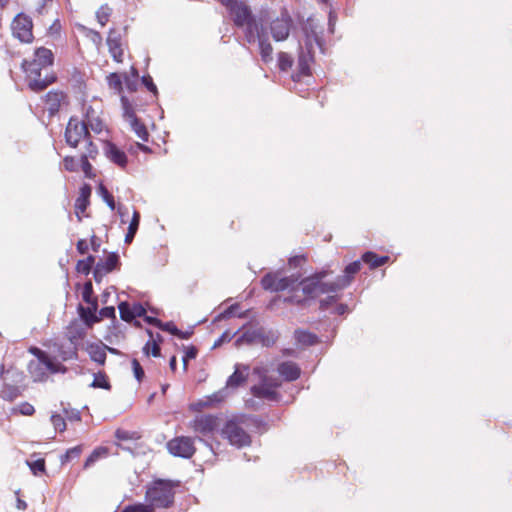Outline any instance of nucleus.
Listing matches in <instances>:
<instances>
[{"instance_id":"1","label":"nucleus","mask_w":512,"mask_h":512,"mask_svg":"<svg viewBox=\"0 0 512 512\" xmlns=\"http://www.w3.org/2000/svg\"><path fill=\"white\" fill-rule=\"evenodd\" d=\"M297 20L301 25V31L304 36V45H299L298 55V72L293 75V80H300L301 77L310 76V64L314 61V46H318L323 50L324 41L318 31V23L312 16L304 19L303 16L297 14Z\"/></svg>"},{"instance_id":"2","label":"nucleus","mask_w":512,"mask_h":512,"mask_svg":"<svg viewBox=\"0 0 512 512\" xmlns=\"http://www.w3.org/2000/svg\"><path fill=\"white\" fill-rule=\"evenodd\" d=\"M179 482L172 480L157 479L147 488L145 493L146 502L143 506H149L151 512L157 508L167 509L173 506L175 499V487Z\"/></svg>"},{"instance_id":"3","label":"nucleus","mask_w":512,"mask_h":512,"mask_svg":"<svg viewBox=\"0 0 512 512\" xmlns=\"http://www.w3.org/2000/svg\"><path fill=\"white\" fill-rule=\"evenodd\" d=\"M54 63V53L46 47H38L34 51V59H24L21 63L22 70L28 78L32 76H41V70L52 66Z\"/></svg>"},{"instance_id":"4","label":"nucleus","mask_w":512,"mask_h":512,"mask_svg":"<svg viewBox=\"0 0 512 512\" xmlns=\"http://www.w3.org/2000/svg\"><path fill=\"white\" fill-rule=\"evenodd\" d=\"M90 131L85 120H80L76 116H71L64 133L65 142L72 148H76L80 141L90 138Z\"/></svg>"},{"instance_id":"5","label":"nucleus","mask_w":512,"mask_h":512,"mask_svg":"<svg viewBox=\"0 0 512 512\" xmlns=\"http://www.w3.org/2000/svg\"><path fill=\"white\" fill-rule=\"evenodd\" d=\"M222 435L237 448L250 446L252 442L251 436L234 419L226 421L222 428Z\"/></svg>"},{"instance_id":"6","label":"nucleus","mask_w":512,"mask_h":512,"mask_svg":"<svg viewBox=\"0 0 512 512\" xmlns=\"http://www.w3.org/2000/svg\"><path fill=\"white\" fill-rule=\"evenodd\" d=\"M13 36L22 43H31L34 40L33 22L30 16L23 12L18 13L11 24Z\"/></svg>"},{"instance_id":"7","label":"nucleus","mask_w":512,"mask_h":512,"mask_svg":"<svg viewBox=\"0 0 512 512\" xmlns=\"http://www.w3.org/2000/svg\"><path fill=\"white\" fill-rule=\"evenodd\" d=\"M166 446L170 454L183 459H190L196 452L194 439L188 436L175 437Z\"/></svg>"},{"instance_id":"8","label":"nucleus","mask_w":512,"mask_h":512,"mask_svg":"<svg viewBox=\"0 0 512 512\" xmlns=\"http://www.w3.org/2000/svg\"><path fill=\"white\" fill-rule=\"evenodd\" d=\"M278 387L279 383L267 376H263L259 384L253 385L250 388V392L255 398L278 402L281 398L280 394L276 391Z\"/></svg>"},{"instance_id":"9","label":"nucleus","mask_w":512,"mask_h":512,"mask_svg":"<svg viewBox=\"0 0 512 512\" xmlns=\"http://www.w3.org/2000/svg\"><path fill=\"white\" fill-rule=\"evenodd\" d=\"M294 21L289 12L284 9L280 16L274 19L270 24V31L275 41H284L288 38L292 30Z\"/></svg>"},{"instance_id":"10","label":"nucleus","mask_w":512,"mask_h":512,"mask_svg":"<svg viewBox=\"0 0 512 512\" xmlns=\"http://www.w3.org/2000/svg\"><path fill=\"white\" fill-rule=\"evenodd\" d=\"M12 373L13 382L19 383L23 380V374L17 371H5L2 367L0 371V378L4 381L7 380V375ZM22 394L21 389L17 385H12L7 382L3 383L2 389L0 391V398L7 402H13L15 399L20 397Z\"/></svg>"},{"instance_id":"11","label":"nucleus","mask_w":512,"mask_h":512,"mask_svg":"<svg viewBox=\"0 0 512 512\" xmlns=\"http://www.w3.org/2000/svg\"><path fill=\"white\" fill-rule=\"evenodd\" d=\"M120 318L130 323L136 318H141L145 314V307L140 302H135L131 305L128 301H121L118 304Z\"/></svg>"},{"instance_id":"12","label":"nucleus","mask_w":512,"mask_h":512,"mask_svg":"<svg viewBox=\"0 0 512 512\" xmlns=\"http://www.w3.org/2000/svg\"><path fill=\"white\" fill-rule=\"evenodd\" d=\"M105 156L118 167L125 169L128 164V157L126 153L120 149L115 143L111 141L105 142L104 147Z\"/></svg>"},{"instance_id":"13","label":"nucleus","mask_w":512,"mask_h":512,"mask_svg":"<svg viewBox=\"0 0 512 512\" xmlns=\"http://www.w3.org/2000/svg\"><path fill=\"white\" fill-rule=\"evenodd\" d=\"M218 426V417L212 414L197 416L194 419V430L203 435L214 432Z\"/></svg>"},{"instance_id":"14","label":"nucleus","mask_w":512,"mask_h":512,"mask_svg":"<svg viewBox=\"0 0 512 512\" xmlns=\"http://www.w3.org/2000/svg\"><path fill=\"white\" fill-rule=\"evenodd\" d=\"M89 306L85 307L82 304H78L77 313L79 315L80 320L83 324L91 328L95 323H98L97 319V310H98V302H94L88 304Z\"/></svg>"},{"instance_id":"15","label":"nucleus","mask_w":512,"mask_h":512,"mask_svg":"<svg viewBox=\"0 0 512 512\" xmlns=\"http://www.w3.org/2000/svg\"><path fill=\"white\" fill-rule=\"evenodd\" d=\"M277 371L279 375L287 382L297 380L301 375L299 365L293 361H283L278 364Z\"/></svg>"},{"instance_id":"16","label":"nucleus","mask_w":512,"mask_h":512,"mask_svg":"<svg viewBox=\"0 0 512 512\" xmlns=\"http://www.w3.org/2000/svg\"><path fill=\"white\" fill-rule=\"evenodd\" d=\"M249 366L244 364H236L234 372L226 381L227 388H238L242 386L248 378Z\"/></svg>"},{"instance_id":"17","label":"nucleus","mask_w":512,"mask_h":512,"mask_svg":"<svg viewBox=\"0 0 512 512\" xmlns=\"http://www.w3.org/2000/svg\"><path fill=\"white\" fill-rule=\"evenodd\" d=\"M67 95L60 90H51L45 95V102L48 105V114L54 117L60 110L62 102L66 99Z\"/></svg>"},{"instance_id":"18","label":"nucleus","mask_w":512,"mask_h":512,"mask_svg":"<svg viewBox=\"0 0 512 512\" xmlns=\"http://www.w3.org/2000/svg\"><path fill=\"white\" fill-rule=\"evenodd\" d=\"M361 262L362 260H355L348 265L345 266L343 270V274L337 276L338 281L340 282L343 289L349 287L351 283L353 282L356 274L361 269Z\"/></svg>"},{"instance_id":"19","label":"nucleus","mask_w":512,"mask_h":512,"mask_svg":"<svg viewBox=\"0 0 512 512\" xmlns=\"http://www.w3.org/2000/svg\"><path fill=\"white\" fill-rule=\"evenodd\" d=\"M92 193V187L88 183H83L80 187L79 196L75 201V209L78 216V219L81 220L78 212H85L90 204V197Z\"/></svg>"},{"instance_id":"20","label":"nucleus","mask_w":512,"mask_h":512,"mask_svg":"<svg viewBox=\"0 0 512 512\" xmlns=\"http://www.w3.org/2000/svg\"><path fill=\"white\" fill-rule=\"evenodd\" d=\"M299 285L301 286V291L304 294L303 299H307V305H309L310 301L316 300L318 298V282L311 276H307L301 279L299 281Z\"/></svg>"},{"instance_id":"21","label":"nucleus","mask_w":512,"mask_h":512,"mask_svg":"<svg viewBox=\"0 0 512 512\" xmlns=\"http://www.w3.org/2000/svg\"><path fill=\"white\" fill-rule=\"evenodd\" d=\"M28 87L35 93H39L44 91L49 85L55 83L57 81V76L55 73L51 75H47L45 78L32 76L29 78Z\"/></svg>"},{"instance_id":"22","label":"nucleus","mask_w":512,"mask_h":512,"mask_svg":"<svg viewBox=\"0 0 512 512\" xmlns=\"http://www.w3.org/2000/svg\"><path fill=\"white\" fill-rule=\"evenodd\" d=\"M361 260L369 266L370 270H374L388 263L390 257L387 255L378 256L373 251H366L362 254Z\"/></svg>"},{"instance_id":"23","label":"nucleus","mask_w":512,"mask_h":512,"mask_svg":"<svg viewBox=\"0 0 512 512\" xmlns=\"http://www.w3.org/2000/svg\"><path fill=\"white\" fill-rule=\"evenodd\" d=\"M279 301H282L284 304L296 305L298 307L308 306L307 299H303V297H300L298 295H290L285 297L277 295L269 301V303L267 304V309L273 310L277 302Z\"/></svg>"},{"instance_id":"24","label":"nucleus","mask_w":512,"mask_h":512,"mask_svg":"<svg viewBox=\"0 0 512 512\" xmlns=\"http://www.w3.org/2000/svg\"><path fill=\"white\" fill-rule=\"evenodd\" d=\"M294 338L296 342L303 346H314L320 342L319 337L308 330L296 329L294 331Z\"/></svg>"},{"instance_id":"25","label":"nucleus","mask_w":512,"mask_h":512,"mask_svg":"<svg viewBox=\"0 0 512 512\" xmlns=\"http://www.w3.org/2000/svg\"><path fill=\"white\" fill-rule=\"evenodd\" d=\"M27 369L34 382H43L48 377L46 368L41 361L31 360L28 363Z\"/></svg>"},{"instance_id":"26","label":"nucleus","mask_w":512,"mask_h":512,"mask_svg":"<svg viewBox=\"0 0 512 512\" xmlns=\"http://www.w3.org/2000/svg\"><path fill=\"white\" fill-rule=\"evenodd\" d=\"M103 269L104 272L111 273L114 270H119L121 266L120 256L117 252H110L104 261L96 263Z\"/></svg>"},{"instance_id":"27","label":"nucleus","mask_w":512,"mask_h":512,"mask_svg":"<svg viewBox=\"0 0 512 512\" xmlns=\"http://www.w3.org/2000/svg\"><path fill=\"white\" fill-rule=\"evenodd\" d=\"M260 328L247 329L243 331L235 340V346L239 347L242 344L252 345L258 343Z\"/></svg>"},{"instance_id":"28","label":"nucleus","mask_w":512,"mask_h":512,"mask_svg":"<svg viewBox=\"0 0 512 512\" xmlns=\"http://www.w3.org/2000/svg\"><path fill=\"white\" fill-rule=\"evenodd\" d=\"M279 338V332L277 330L270 329L266 331L264 328H260L258 343L263 347H272Z\"/></svg>"},{"instance_id":"29","label":"nucleus","mask_w":512,"mask_h":512,"mask_svg":"<svg viewBox=\"0 0 512 512\" xmlns=\"http://www.w3.org/2000/svg\"><path fill=\"white\" fill-rule=\"evenodd\" d=\"M299 277V275L292 274L290 276L277 278L275 292H282L287 289H289L290 291H294L296 289L295 284L298 283Z\"/></svg>"},{"instance_id":"30","label":"nucleus","mask_w":512,"mask_h":512,"mask_svg":"<svg viewBox=\"0 0 512 512\" xmlns=\"http://www.w3.org/2000/svg\"><path fill=\"white\" fill-rule=\"evenodd\" d=\"M88 353L94 362L98 363L99 365H104L106 362V351H105V345H99V344H90L88 346Z\"/></svg>"},{"instance_id":"31","label":"nucleus","mask_w":512,"mask_h":512,"mask_svg":"<svg viewBox=\"0 0 512 512\" xmlns=\"http://www.w3.org/2000/svg\"><path fill=\"white\" fill-rule=\"evenodd\" d=\"M258 46H259L260 55H261L262 60L265 63L271 61L273 48L269 42L267 33L262 32V35L259 37V40H258Z\"/></svg>"},{"instance_id":"32","label":"nucleus","mask_w":512,"mask_h":512,"mask_svg":"<svg viewBox=\"0 0 512 512\" xmlns=\"http://www.w3.org/2000/svg\"><path fill=\"white\" fill-rule=\"evenodd\" d=\"M344 290L336 278L334 281L327 282V281H318L317 286V292L318 296L322 294H329V293H337L339 291Z\"/></svg>"},{"instance_id":"33","label":"nucleus","mask_w":512,"mask_h":512,"mask_svg":"<svg viewBox=\"0 0 512 512\" xmlns=\"http://www.w3.org/2000/svg\"><path fill=\"white\" fill-rule=\"evenodd\" d=\"M140 218H141L140 212L137 210H134L132 219H131L128 229H127V233L125 235V243L126 244H130L133 241V239L139 229Z\"/></svg>"},{"instance_id":"34","label":"nucleus","mask_w":512,"mask_h":512,"mask_svg":"<svg viewBox=\"0 0 512 512\" xmlns=\"http://www.w3.org/2000/svg\"><path fill=\"white\" fill-rule=\"evenodd\" d=\"M131 129L142 141L147 142L149 139V132L145 124L138 118L135 117L129 121Z\"/></svg>"},{"instance_id":"35","label":"nucleus","mask_w":512,"mask_h":512,"mask_svg":"<svg viewBox=\"0 0 512 512\" xmlns=\"http://www.w3.org/2000/svg\"><path fill=\"white\" fill-rule=\"evenodd\" d=\"M95 256L88 255L85 259L78 260L76 264V271L85 276L89 275L92 272L93 266H95Z\"/></svg>"},{"instance_id":"36","label":"nucleus","mask_w":512,"mask_h":512,"mask_svg":"<svg viewBox=\"0 0 512 512\" xmlns=\"http://www.w3.org/2000/svg\"><path fill=\"white\" fill-rule=\"evenodd\" d=\"M244 27V34H254L255 36H257V41L259 40V37L262 35V32L267 33L264 26L257 21L256 16L253 17L252 20H249L247 23H245Z\"/></svg>"},{"instance_id":"37","label":"nucleus","mask_w":512,"mask_h":512,"mask_svg":"<svg viewBox=\"0 0 512 512\" xmlns=\"http://www.w3.org/2000/svg\"><path fill=\"white\" fill-rule=\"evenodd\" d=\"M108 454V449L106 447L100 446L95 448L91 454L86 458L84 462V469H87L94 465L100 458L105 457Z\"/></svg>"},{"instance_id":"38","label":"nucleus","mask_w":512,"mask_h":512,"mask_svg":"<svg viewBox=\"0 0 512 512\" xmlns=\"http://www.w3.org/2000/svg\"><path fill=\"white\" fill-rule=\"evenodd\" d=\"M90 387L92 388H100L104 390H110L111 384L109 381L108 376L105 372L99 371L94 374V379L92 383L90 384Z\"/></svg>"},{"instance_id":"39","label":"nucleus","mask_w":512,"mask_h":512,"mask_svg":"<svg viewBox=\"0 0 512 512\" xmlns=\"http://www.w3.org/2000/svg\"><path fill=\"white\" fill-rule=\"evenodd\" d=\"M97 193L112 211L116 210L114 196L108 191L102 182H100L97 186Z\"/></svg>"},{"instance_id":"40","label":"nucleus","mask_w":512,"mask_h":512,"mask_svg":"<svg viewBox=\"0 0 512 512\" xmlns=\"http://www.w3.org/2000/svg\"><path fill=\"white\" fill-rule=\"evenodd\" d=\"M97 319L100 322L103 319H111L114 328H117L118 322L116 318V310L114 306H105L97 311Z\"/></svg>"},{"instance_id":"41","label":"nucleus","mask_w":512,"mask_h":512,"mask_svg":"<svg viewBox=\"0 0 512 512\" xmlns=\"http://www.w3.org/2000/svg\"><path fill=\"white\" fill-rule=\"evenodd\" d=\"M82 445H77L66 450L64 454L60 456L61 465H66L74 459H78L82 453Z\"/></svg>"},{"instance_id":"42","label":"nucleus","mask_w":512,"mask_h":512,"mask_svg":"<svg viewBox=\"0 0 512 512\" xmlns=\"http://www.w3.org/2000/svg\"><path fill=\"white\" fill-rule=\"evenodd\" d=\"M67 336L71 344L76 345V342L85 336V331L78 324L71 323L68 327Z\"/></svg>"},{"instance_id":"43","label":"nucleus","mask_w":512,"mask_h":512,"mask_svg":"<svg viewBox=\"0 0 512 512\" xmlns=\"http://www.w3.org/2000/svg\"><path fill=\"white\" fill-rule=\"evenodd\" d=\"M46 368V372L50 371L51 373L65 372L66 368L59 362H57L54 358H52L49 354L41 360Z\"/></svg>"},{"instance_id":"44","label":"nucleus","mask_w":512,"mask_h":512,"mask_svg":"<svg viewBox=\"0 0 512 512\" xmlns=\"http://www.w3.org/2000/svg\"><path fill=\"white\" fill-rule=\"evenodd\" d=\"M277 273L268 272L261 279V286L264 290L275 292Z\"/></svg>"},{"instance_id":"45","label":"nucleus","mask_w":512,"mask_h":512,"mask_svg":"<svg viewBox=\"0 0 512 512\" xmlns=\"http://www.w3.org/2000/svg\"><path fill=\"white\" fill-rule=\"evenodd\" d=\"M249 425L252 426L258 433H264L268 430V424L261 417L256 415H249L247 417Z\"/></svg>"},{"instance_id":"46","label":"nucleus","mask_w":512,"mask_h":512,"mask_svg":"<svg viewBox=\"0 0 512 512\" xmlns=\"http://www.w3.org/2000/svg\"><path fill=\"white\" fill-rule=\"evenodd\" d=\"M63 407V414L66 420L70 422H78L81 421V413L78 409L70 407V404L65 405L63 402L61 403Z\"/></svg>"},{"instance_id":"47","label":"nucleus","mask_w":512,"mask_h":512,"mask_svg":"<svg viewBox=\"0 0 512 512\" xmlns=\"http://www.w3.org/2000/svg\"><path fill=\"white\" fill-rule=\"evenodd\" d=\"M107 83L109 87L115 89L118 93L123 91V80L121 75L117 72H112L107 76Z\"/></svg>"},{"instance_id":"48","label":"nucleus","mask_w":512,"mask_h":512,"mask_svg":"<svg viewBox=\"0 0 512 512\" xmlns=\"http://www.w3.org/2000/svg\"><path fill=\"white\" fill-rule=\"evenodd\" d=\"M107 45L109 50L121 47V34L115 28L108 32Z\"/></svg>"},{"instance_id":"49","label":"nucleus","mask_w":512,"mask_h":512,"mask_svg":"<svg viewBox=\"0 0 512 512\" xmlns=\"http://www.w3.org/2000/svg\"><path fill=\"white\" fill-rule=\"evenodd\" d=\"M120 101L123 109V116L126 120L130 121L133 118L137 117L129 99L126 96L122 95Z\"/></svg>"},{"instance_id":"50","label":"nucleus","mask_w":512,"mask_h":512,"mask_svg":"<svg viewBox=\"0 0 512 512\" xmlns=\"http://www.w3.org/2000/svg\"><path fill=\"white\" fill-rule=\"evenodd\" d=\"M93 285L90 280L86 281L83 285L82 289V299L85 303L91 304L94 302H98L96 298L93 297Z\"/></svg>"},{"instance_id":"51","label":"nucleus","mask_w":512,"mask_h":512,"mask_svg":"<svg viewBox=\"0 0 512 512\" xmlns=\"http://www.w3.org/2000/svg\"><path fill=\"white\" fill-rule=\"evenodd\" d=\"M341 296L337 293H332L325 298L319 300V310L326 311L330 306L337 304Z\"/></svg>"},{"instance_id":"52","label":"nucleus","mask_w":512,"mask_h":512,"mask_svg":"<svg viewBox=\"0 0 512 512\" xmlns=\"http://www.w3.org/2000/svg\"><path fill=\"white\" fill-rule=\"evenodd\" d=\"M198 355V349L196 346L194 345H190L188 347H185L184 349V355L182 357V362H183V369L184 371L187 370V367H188V362L190 360H193L197 357Z\"/></svg>"},{"instance_id":"53","label":"nucleus","mask_w":512,"mask_h":512,"mask_svg":"<svg viewBox=\"0 0 512 512\" xmlns=\"http://www.w3.org/2000/svg\"><path fill=\"white\" fill-rule=\"evenodd\" d=\"M27 465L29 466L32 474L35 476L45 472L46 470V463L45 459L43 458H39L33 461H27Z\"/></svg>"},{"instance_id":"54","label":"nucleus","mask_w":512,"mask_h":512,"mask_svg":"<svg viewBox=\"0 0 512 512\" xmlns=\"http://www.w3.org/2000/svg\"><path fill=\"white\" fill-rule=\"evenodd\" d=\"M293 59L286 52H280L278 54V67L281 71H287L292 67Z\"/></svg>"},{"instance_id":"55","label":"nucleus","mask_w":512,"mask_h":512,"mask_svg":"<svg viewBox=\"0 0 512 512\" xmlns=\"http://www.w3.org/2000/svg\"><path fill=\"white\" fill-rule=\"evenodd\" d=\"M111 15V8L106 4L102 5L96 12L97 21L101 26H105Z\"/></svg>"},{"instance_id":"56","label":"nucleus","mask_w":512,"mask_h":512,"mask_svg":"<svg viewBox=\"0 0 512 512\" xmlns=\"http://www.w3.org/2000/svg\"><path fill=\"white\" fill-rule=\"evenodd\" d=\"M50 420L56 431L64 432L66 430V419L63 415L54 413L51 415Z\"/></svg>"},{"instance_id":"57","label":"nucleus","mask_w":512,"mask_h":512,"mask_svg":"<svg viewBox=\"0 0 512 512\" xmlns=\"http://www.w3.org/2000/svg\"><path fill=\"white\" fill-rule=\"evenodd\" d=\"M238 308H239V304L238 303H234V304L230 305L224 311L219 313L215 317L214 321L217 322V321H221V320H226V319H229V318L235 316V313H236Z\"/></svg>"},{"instance_id":"58","label":"nucleus","mask_w":512,"mask_h":512,"mask_svg":"<svg viewBox=\"0 0 512 512\" xmlns=\"http://www.w3.org/2000/svg\"><path fill=\"white\" fill-rule=\"evenodd\" d=\"M86 151L81 154V156H86L87 159H95L98 155V147L92 141V137L86 139Z\"/></svg>"},{"instance_id":"59","label":"nucleus","mask_w":512,"mask_h":512,"mask_svg":"<svg viewBox=\"0 0 512 512\" xmlns=\"http://www.w3.org/2000/svg\"><path fill=\"white\" fill-rule=\"evenodd\" d=\"M141 83L142 85L149 91L151 92L155 97L158 96V89H157V86L156 84L154 83L153 81V78L149 75V74H146V75H143L141 77Z\"/></svg>"},{"instance_id":"60","label":"nucleus","mask_w":512,"mask_h":512,"mask_svg":"<svg viewBox=\"0 0 512 512\" xmlns=\"http://www.w3.org/2000/svg\"><path fill=\"white\" fill-rule=\"evenodd\" d=\"M80 164L86 178L93 179L96 176L93 172V166L86 156H80Z\"/></svg>"},{"instance_id":"61","label":"nucleus","mask_w":512,"mask_h":512,"mask_svg":"<svg viewBox=\"0 0 512 512\" xmlns=\"http://www.w3.org/2000/svg\"><path fill=\"white\" fill-rule=\"evenodd\" d=\"M131 364H132V370L134 373V377L136 378V380L138 382H141L145 377V372H144L143 367L141 366L139 361L135 358L132 360Z\"/></svg>"},{"instance_id":"62","label":"nucleus","mask_w":512,"mask_h":512,"mask_svg":"<svg viewBox=\"0 0 512 512\" xmlns=\"http://www.w3.org/2000/svg\"><path fill=\"white\" fill-rule=\"evenodd\" d=\"M158 329L167 332L173 336H176L177 332H179V328L174 324L173 321H161Z\"/></svg>"},{"instance_id":"63","label":"nucleus","mask_w":512,"mask_h":512,"mask_svg":"<svg viewBox=\"0 0 512 512\" xmlns=\"http://www.w3.org/2000/svg\"><path fill=\"white\" fill-rule=\"evenodd\" d=\"M149 506H143V503L137 502L127 505L121 512H151Z\"/></svg>"},{"instance_id":"64","label":"nucleus","mask_w":512,"mask_h":512,"mask_svg":"<svg viewBox=\"0 0 512 512\" xmlns=\"http://www.w3.org/2000/svg\"><path fill=\"white\" fill-rule=\"evenodd\" d=\"M63 164H64L65 170H67L69 172H75L78 170V166H79L78 162L75 159V157H73V156H66L63 159Z\"/></svg>"}]
</instances>
